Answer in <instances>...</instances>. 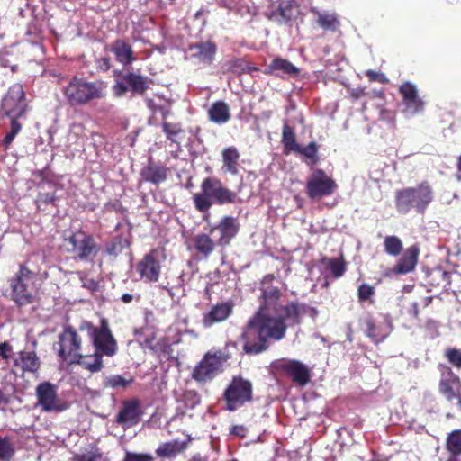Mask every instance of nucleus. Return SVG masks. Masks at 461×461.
<instances>
[{"label":"nucleus","mask_w":461,"mask_h":461,"mask_svg":"<svg viewBox=\"0 0 461 461\" xmlns=\"http://www.w3.org/2000/svg\"><path fill=\"white\" fill-rule=\"evenodd\" d=\"M274 279V274L263 277L259 307L242 328L240 339L247 355H259L268 350L274 342L284 339L289 326L287 322L300 324L301 316L306 312V306L298 302L280 304L281 290L267 285Z\"/></svg>","instance_id":"1"},{"label":"nucleus","mask_w":461,"mask_h":461,"mask_svg":"<svg viewBox=\"0 0 461 461\" xmlns=\"http://www.w3.org/2000/svg\"><path fill=\"white\" fill-rule=\"evenodd\" d=\"M62 93L70 106H83L107 95V84L103 80L88 81L73 76Z\"/></svg>","instance_id":"2"},{"label":"nucleus","mask_w":461,"mask_h":461,"mask_svg":"<svg viewBox=\"0 0 461 461\" xmlns=\"http://www.w3.org/2000/svg\"><path fill=\"white\" fill-rule=\"evenodd\" d=\"M433 199V189L428 181H423L414 187L396 190L394 194L395 209L400 214H407L411 210L424 214Z\"/></svg>","instance_id":"3"},{"label":"nucleus","mask_w":461,"mask_h":461,"mask_svg":"<svg viewBox=\"0 0 461 461\" xmlns=\"http://www.w3.org/2000/svg\"><path fill=\"white\" fill-rule=\"evenodd\" d=\"M201 192L193 195L195 209L200 212H207L213 203H233L237 194L223 186L221 181L215 176H208L201 183Z\"/></svg>","instance_id":"4"},{"label":"nucleus","mask_w":461,"mask_h":461,"mask_svg":"<svg viewBox=\"0 0 461 461\" xmlns=\"http://www.w3.org/2000/svg\"><path fill=\"white\" fill-rule=\"evenodd\" d=\"M78 330L86 332L92 340L95 352L107 357H113L116 354L118 349L117 341L105 319L101 320L99 326H95L88 321H83Z\"/></svg>","instance_id":"5"},{"label":"nucleus","mask_w":461,"mask_h":461,"mask_svg":"<svg viewBox=\"0 0 461 461\" xmlns=\"http://www.w3.org/2000/svg\"><path fill=\"white\" fill-rule=\"evenodd\" d=\"M36 274L25 265L21 264L19 270L8 280L11 298L19 306L26 305L33 301Z\"/></svg>","instance_id":"6"},{"label":"nucleus","mask_w":461,"mask_h":461,"mask_svg":"<svg viewBox=\"0 0 461 461\" xmlns=\"http://www.w3.org/2000/svg\"><path fill=\"white\" fill-rule=\"evenodd\" d=\"M65 241L68 246V251L77 261L93 262L100 251V246L95 238L81 230L72 232Z\"/></svg>","instance_id":"7"},{"label":"nucleus","mask_w":461,"mask_h":461,"mask_svg":"<svg viewBox=\"0 0 461 461\" xmlns=\"http://www.w3.org/2000/svg\"><path fill=\"white\" fill-rule=\"evenodd\" d=\"M222 399L225 402V410L235 411L253 399L252 383L240 375L233 376L226 389Z\"/></svg>","instance_id":"8"},{"label":"nucleus","mask_w":461,"mask_h":461,"mask_svg":"<svg viewBox=\"0 0 461 461\" xmlns=\"http://www.w3.org/2000/svg\"><path fill=\"white\" fill-rule=\"evenodd\" d=\"M228 356L221 350L208 351L194 367L191 376L197 383L212 381L222 369Z\"/></svg>","instance_id":"9"},{"label":"nucleus","mask_w":461,"mask_h":461,"mask_svg":"<svg viewBox=\"0 0 461 461\" xmlns=\"http://www.w3.org/2000/svg\"><path fill=\"white\" fill-rule=\"evenodd\" d=\"M337 189L336 181L321 168L314 169L305 183V193L312 201L332 195Z\"/></svg>","instance_id":"10"},{"label":"nucleus","mask_w":461,"mask_h":461,"mask_svg":"<svg viewBox=\"0 0 461 461\" xmlns=\"http://www.w3.org/2000/svg\"><path fill=\"white\" fill-rule=\"evenodd\" d=\"M58 338V356L62 360L68 361L70 363L76 357H78V355L80 354L82 339L73 326H65Z\"/></svg>","instance_id":"11"},{"label":"nucleus","mask_w":461,"mask_h":461,"mask_svg":"<svg viewBox=\"0 0 461 461\" xmlns=\"http://www.w3.org/2000/svg\"><path fill=\"white\" fill-rule=\"evenodd\" d=\"M27 107L23 85H12L2 100L1 108L4 114L7 117L24 116Z\"/></svg>","instance_id":"12"},{"label":"nucleus","mask_w":461,"mask_h":461,"mask_svg":"<svg viewBox=\"0 0 461 461\" xmlns=\"http://www.w3.org/2000/svg\"><path fill=\"white\" fill-rule=\"evenodd\" d=\"M160 250L157 248L150 249L136 264V272L140 278L147 283L158 281L161 274Z\"/></svg>","instance_id":"13"},{"label":"nucleus","mask_w":461,"mask_h":461,"mask_svg":"<svg viewBox=\"0 0 461 461\" xmlns=\"http://www.w3.org/2000/svg\"><path fill=\"white\" fill-rule=\"evenodd\" d=\"M36 397L38 404L44 411L61 412L68 408L59 400L57 386L50 382H42L37 385Z\"/></svg>","instance_id":"14"},{"label":"nucleus","mask_w":461,"mask_h":461,"mask_svg":"<svg viewBox=\"0 0 461 461\" xmlns=\"http://www.w3.org/2000/svg\"><path fill=\"white\" fill-rule=\"evenodd\" d=\"M276 369L290 377L298 385L304 386L310 381L309 368L299 360L283 359L276 364Z\"/></svg>","instance_id":"15"},{"label":"nucleus","mask_w":461,"mask_h":461,"mask_svg":"<svg viewBox=\"0 0 461 461\" xmlns=\"http://www.w3.org/2000/svg\"><path fill=\"white\" fill-rule=\"evenodd\" d=\"M240 227L237 218L225 215L220 220L217 225L212 226L209 229V233L213 234L215 230H218L220 235L216 240V244L220 247H227L239 233Z\"/></svg>","instance_id":"16"},{"label":"nucleus","mask_w":461,"mask_h":461,"mask_svg":"<svg viewBox=\"0 0 461 461\" xmlns=\"http://www.w3.org/2000/svg\"><path fill=\"white\" fill-rule=\"evenodd\" d=\"M440 394L447 401L452 402L461 397V380L451 368L447 367L446 372L442 373L438 384Z\"/></svg>","instance_id":"17"},{"label":"nucleus","mask_w":461,"mask_h":461,"mask_svg":"<svg viewBox=\"0 0 461 461\" xmlns=\"http://www.w3.org/2000/svg\"><path fill=\"white\" fill-rule=\"evenodd\" d=\"M233 312V303L230 301L212 305L209 312L203 314L202 322L204 328L226 321Z\"/></svg>","instance_id":"18"},{"label":"nucleus","mask_w":461,"mask_h":461,"mask_svg":"<svg viewBox=\"0 0 461 461\" xmlns=\"http://www.w3.org/2000/svg\"><path fill=\"white\" fill-rule=\"evenodd\" d=\"M188 50L191 58L195 59L200 64L211 65L215 59L217 45L212 41H199L190 44Z\"/></svg>","instance_id":"19"},{"label":"nucleus","mask_w":461,"mask_h":461,"mask_svg":"<svg viewBox=\"0 0 461 461\" xmlns=\"http://www.w3.org/2000/svg\"><path fill=\"white\" fill-rule=\"evenodd\" d=\"M419 255L420 249L417 245L407 248L390 271L394 275H406L412 272L417 266Z\"/></svg>","instance_id":"20"},{"label":"nucleus","mask_w":461,"mask_h":461,"mask_svg":"<svg viewBox=\"0 0 461 461\" xmlns=\"http://www.w3.org/2000/svg\"><path fill=\"white\" fill-rule=\"evenodd\" d=\"M170 169L159 162L151 159L140 170V177L143 181L158 185L164 183L168 176Z\"/></svg>","instance_id":"21"},{"label":"nucleus","mask_w":461,"mask_h":461,"mask_svg":"<svg viewBox=\"0 0 461 461\" xmlns=\"http://www.w3.org/2000/svg\"><path fill=\"white\" fill-rule=\"evenodd\" d=\"M141 411L137 399L125 401L117 415V422L121 424L135 425L139 422Z\"/></svg>","instance_id":"22"},{"label":"nucleus","mask_w":461,"mask_h":461,"mask_svg":"<svg viewBox=\"0 0 461 461\" xmlns=\"http://www.w3.org/2000/svg\"><path fill=\"white\" fill-rule=\"evenodd\" d=\"M109 50L114 54L117 62L123 66L131 65L136 59L131 45L122 39L115 40Z\"/></svg>","instance_id":"23"},{"label":"nucleus","mask_w":461,"mask_h":461,"mask_svg":"<svg viewBox=\"0 0 461 461\" xmlns=\"http://www.w3.org/2000/svg\"><path fill=\"white\" fill-rule=\"evenodd\" d=\"M122 79L125 81L133 95H143L153 83L149 77L130 71L123 74Z\"/></svg>","instance_id":"24"},{"label":"nucleus","mask_w":461,"mask_h":461,"mask_svg":"<svg viewBox=\"0 0 461 461\" xmlns=\"http://www.w3.org/2000/svg\"><path fill=\"white\" fill-rule=\"evenodd\" d=\"M208 117L214 123L224 124L230 120V106L224 101H216L208 110Z\"/></svg>","instance_id":"25"},{"label":"nucleus","mask_w":461,"mask_h":461,"mask_svg":"<svg viewBox=\"0 0 461 461\" xmlns=\"http://www.w3.org/2000/svg\"><path fill=\"white\" fill-rule=\"evenodd\" d=\"M70 364H77L91 373H97L104 367L103 356L97 352L89 356L80 353L78 357H76Z\"/></svg>","instance_id":"26"},{"label":"nucleus","mask_w":461,"mask_h":461,"mask_svg":"<svg viewBox=\"0 0 461 461\" xmlns=\"http://www.w3.org/2000/svg\"><path fill=\"white\" fill-rule=\"evenodd\" d=\"M14 364L20 366L23 373H35L40 368L41 362L34 351H21Z\"/></svg>","instance_id":"27"},{"label":"nucleus","mask_w":461,"mask_h":461,"mask_svg":"<svg viewBox=\"0 0 461 461\" xmlns=\"http://www.w3.org/2000/svg\"><path fill=\"white\" fill-rule=\"evenodd\" d=\"M161 129L171 144L180 145V140L185 137V131L180 122H161Z\"/></svg>","instance_id":"28"},{"label":"nucleus","mask_w":461,"mask_h":461,"mask_svg":"<svg viewBox=\"0 0 461 461\" xmlns=\"http://www.w3.org/2000/svg\"><path fill=\"white\" fill-rule=\"evenodd\" d=\"M216 241L209 234L201 233L194 238V247L198 254L207 258L215 249Z\"/></svg>","instance_id":"29"},{"label":"nucleus","mask_w":461,"mask_h":461,"mask_svg":"<svg viewBox=\"0 0 461 461\" xmlns=\"http://www.w3.org/2000/svg\"><path fill=\"white\" fill-rule=\"evenodd\" d=\"M240 153L235 147H228L222 150L223 169L231 175H237Z\"/></svg>","instance_id":"30"},{"label":"nucleus","mask_w":461,"mask_h":461,"mask_svg":"<svg viewBox=\"0 0 461 461\" xmlns=\"http://www.w3.org/2000/svg\"><path fill=\"white\" fill-rule=\"evenodd\" d=\"M321 263L325 266L333 278L338 279L344 276L347 267L343 257L340 258H327L324 257L321 259Z\"/></svg>","instance_id":"31"},{"label":"nucleus","mask_w":461,"mask_h":461,"mask_svg":"<svg viewBox=\"0 0 461 461\" xmlns=\"http://www.w3.org/2000/svg\"><path fill=\"white\" fill-rule=\"evenodd\" d=\"M311 13L317 16V23L322 29L336 32L340 23L335 14L321 13L316 8L311 9Z\"/></svg>","instance_id":"32"},{"label":"nucleus","mask_w":461,"mask_h":461,"mask_svg":"<svg viewBox=\"0 0 461 461\" xmlns=\"http://www.w3.org/2000/svg\"><path fill=\"white\" fill-rule=\"evenodd\" d=\"M281 142L284 148V153L289 154L290 152H295L299 144L296 142L295 132L294 129L285 122L282 129Z\"/></svg>","instance_id":"33"},{"label":"nucleus","mask_w":461,"mask_h":461,"mask_svg":"<svg viewBox=\"0 0 461 461\" xmlns=\"http://www.w3.org/2000/svg\"><path fill=\"white\" fill-rule=\"evenodd\" d=\"M185 446L184 443H180L176 440L169 441L161 444L156 450V454L158 457H174L176 455L184 451Z\"/></svg>","instance_id":"34"},{"label":"nucleus","mask_w":461,"mask_h":461,"mask_svg":"<svg viewBox=\"0 0 461 461\" xmlns=\"http://www.w3.org/2000/svg\"><path fill=\"white\" fill-rule=\"evenodd\" d=\"M130 241L127 238L121 235L115 236L105 246V253L111 257H118L125 249L130 247Z\"/></svg>","instance_id":"35"},{"label":"nucleus","mask_w":461,"mask_h":461,"mask_svg":"<svg viewBox=\"0 0 461 461\" xmlns=\"http://www.w3.org/2000/svg\"><path fill=\"white\" fill-rule=\"evenodd\" d=\"M319 145L315 141H312L305 147L299 145L295 153L303 156L306 158L308 165L314 166L320 162V157L318 155Z\"/></svg>","instance_id":"36"},{"label":"nucleus","mask_w":461,"mask_h":461,"mask_svg":"<svg viewBox=\"0 0 461 461\" xmlns=\"http://www.w3.org/2000/svg\"><path fill=\"white\" fill-rule=\"evenodd\" d=\"M268 69L272 72L276 71L290 76L299 74V69L293 63L281 58L274 59L269 64Z\"/></svg>","instance_id":"37"},{"label":"nucleus","mask_w":461,"mask_h":461,"mask_svg":"<svg viewBox=\"0 0 461 461\" xmlns=\"http://www.w3.org/2000/svg\"><path fill=\"white\" fill-rule=\"evenodd\" d=\"M23 116H14L9 117L10 118V130L5 134L4 139L2 140V145L5 148V149H8L12 142L14 141L16 135L21 131L22 130V122H20V119Z\"/></svg>","instance_id":"38"},{"label":"nucleus","mask_w":461,"mask_h":461,"mask_svg":"<svg viewBox=\"0 0 461 461\" xmlns=\"http://www.w3.org/2000/svg\"><path fill=\"white\" fill-rule=\"evenodd\" d=\"M384 251L392 256H399L403 249L402 242L400 238L394 235L386 236L384 240Z\"/></svg>","instance_id":"39"},{"label":"nucleus","mask_w":461,"mask_h":461,"mask_svg":"<svg viewBox=\"0 0 461 461\" xmlns=\"http://www.w3.org/2000/svg\"><path fill=\"white\" fill-rule=\"evenodd\" d=\"M145 345L155 354H168L171 351V345L167 338L159 339L154 343V337L147 338L145 339Z\"/></svg>","instance_id":"40"},{"label":"nucleus","mask_w":461,"mask_h":461,"mask_svg":"<svg viewBox=\"0 0 461 461\" xmlns=\"http://www.w3.org/2000/svg\"><path fill=\"white\" fill-rule=\"evenodd\" d=\"M446 448L449 453L461 454V429L453 430L448 434Z\"/></svg>","instance_id":"41"},{"label":"nucleus","mask_w":461,"mask_h":461,"mask_svg":"<svg viewBox=\"0 0 461 461\" xmlns=\"http://www.w3.org/2000/svg\"><path fill=\"white\" fill-rule=\"evenodd\" d=\"M227 70L234 74H243L247 72L246 61L242 58H232L225 64Z\"/></svg>","instance_id":"42"},{"label":"nucleus","mask_w":461,"mask_h":461,"mask_svg":"<svg viewBox=\"0 0 461 461\" xmlns=\"http://www.w3.org/2000/svg\"><path fill=\"white\" fill-rule=\"evenodd\" d=\"M403 104L405 106V109L411 113V114H416L424 110V102L423 100L418 95L407 99L403 101Z\"/></svg>","instance_id":"43"},{"label":"nucleus","mask_w":461,"mask_h":461,"mask_svg":"<svg viewBox=\"0 0 461 461\" xmlns=\"http://www.w3.org/2000/svg\"><path fill=\"white\" fill-rule=\"evenodd\" d=\"M14 455V449L8 438L0 437V460L9 461Z\"/></svg>","instance_id":"44"},{"label":"nucleus","mask_w":461,"mask_h":461,"mask_svg":"<svg viewBox=\"0 0 461 461\" xmlns=\"http://www.w3.org/2000/svg\"><path fill=\"white\" fill-rule=\"evenodd\" d=\"M444 357L454 367L461 369V349L448 348L445 350Z\"/></svg>","instance_id":"45"},{"label":"nucleus","mask_w":461,"mask_h":461,"mask_svg":"<svg viewBox=\"0 0 461 461\" xmlns=\"http://www.w3.org/2000/svg\"><path fill=\"white\" fill-rule=\"evenodd\" d=\"M133 382V379H125L120 375H113L106 378L105 385L112 388H126Z\"/></svg>","instance_id":"46"},{"label":"nucleus","mask_w":461,"mask_h":461,"mask_svg":"<svg viewBox=\"0 0 461 461\" xmlns=\"http://www.w3.org/2000/svg\"><path fill=\"white\" fill-rule=\"evenodd\" d=\"M375 287L368 284H362L357 288V298L359 302H373Z\"/></svg>","instance_id":"47"},{"label":"nucleus","mask_w":461,"mask_h":461,"mask_svg":"<svg viewBox=\"0 0 461 461\" xmlns=\"http://www.w3.org/2000/svg\"><path fill=\"white\" fill-rule=\"evenodd\" d=\"M399 93L402 97V102L418 95V90L414 84L404 82L399 86Z\"/></svg>","instance_id":"48"},{"label":"nucleus","mask_w":461,"mask_h":461,"mask_svg":"<svg viewBox=\"0 0 461 461\" xmlns=\"http://www.w3.org/2000/svg\"><path fill=\"white\" fill-rule=\"evenodd\" d=\"M57 196L54 193H39L35 203L37 204L38 209H41L42 206H47L50 204L55 205L57 201Z\"/></svg>","instance_id":"49"},{"label":"nucleus","mask_w":461,"mask_h":461,"mask_svg":"<svg viewBox=\"0 0 461 461\" xmlns=\"http://www.w3.org/2000/svg\"><path fill=\"white\" fill-rule=\"evenodd\" d=\"M219 5L222 7L228 8L229 10L235 11L236 13L240 14V15L245 14V11L243 10L244 7H239V4L240 0H217ZM246 13L249 14V8L245 7Z\"/></svg>","instance_id":"50"},{"label":"nucleus","mask_w":461,"mask_h":461,"mask_svg":"<svg viewBox=\"0 0 461 461\" xmlns=\"http://www.w3.org/2000/svg\"><path fill=\"white\" fill-rule=\"evenodd\" d=\"M122 461H154L150 454L126 452Z\"/></svg>","instance_id":"51"},{"label":"nucleus","mask_w":461,"mask_h":461,"mask_svg":"<svg viewBox=\"0 0 461 461\" xmlns=\"http://www.w3.org/2000/svg\"><path fill=\"white\" fill-rule=\"evenodd\" d=\"M365 74L370 82H379L381 84H387L389 82L387 77L382 72L368 69Z\"/></svg>","instance_id":"52"},{"label":"nucleus","mask_w":461,"mask_h":461,"mask_svg":"<svg viewBox=\"0 0 461 461\" xmlns=\"http://www.w3.org/2000/svg\"><path fill=\"white\" fill-rule=\"evenodd\" d=\"M364 324L366 326V331H365L366 335L368 338L375 339L377 337V333H376L377 327H376L373 318H371V317L366 318L364 321Z\"/></svg>","instance_id":"53"},{"label":"nucleus","mask_w":461,"mask_h":461,"mask_svg":"<svg viewBox=\"0 0 461 461\" xmlns=\"http://www.w3.org/2000/svg\"><path fill=\"white\" fill-rule=\"evenodd\" d=\"M153 112L160 113L162 122H168L167 118L172 115V110L168 105H156L153 107Z\"/></svg>","instance_id":"54"},{"label":"nucleus","mask_w":461,"mask_h":461,"mask_svg":"<svg viewBox=\"0 0 461 461\" xmlns=\"http://www.w3.org/2000/svg\"><path fill=\"white\" fill-rule=\"evenodd\" d=\"M185 400L191 403L192 407L200 403V396L194 390H188L185 393Z\"/></svg>","instance_id":"55"},{"label":"nucleus","mask_w":461,"mask_h":461,"mask_svg":"<svg viewBox=\"0 0 461 461\" xmlns=\"http://www.w3.org/2000/svg\"><path fill=\"white\" fill-rule=\"evenodd\" d=\"M13 347L8 341L0 343V357L3 359L8 360L11 357Z\"/></svg>","instance_id":"56"},{"label":"nucleus","mask_w":461,"mask_h":461,"mask_svg":"<svg viewBox=\"0 0 461 461\" xmlns=\"http://www.w3.org/2000/svg\"><path fill=\"white\" fill-rule=\"evenodd\" d=\"M81 281H82V286L84 288L89 290L92 293H94L99 289L98 282L92 278L83 277V278H81Z\"/></svg>","instance_id":"57"},{"label":"nucleus","mask_w":461,"mask_h":461,"mask_svg":"<svg viewBox=\"0 0 461 461\" xmlns=\"http://www.w3.org/2000/svg\"><path fill=\"white\" fill-rule=\"evenodd\" d=\"M96 66L97 68L101 71H108L112 65H111V59L109 57H101L97 59L96 60Z\"/></svg>","instance_id":"58"},{"label":"nucleus","mask_w":461,"mask_h":461,"mask_svg":"<svg viewBox=\"0 0 461 461\" xmlns=\"http://www.w3.org/2000/svg\"><path fill=\"white\" fill-rule=\"evenodd\" d=\"M113 88L115 95L118 96L123 95L130 90L128 85L123 80L122 82H116Z\"/></svg>","instance_id":"59"},{"label":"nucleus","mask_w":461,"mask_h":461,"mask_svg":"<svg viewBox=\"0 0 461 461\" xmlns=\"http://www.w3.org/2000/svg\"><path fill=\"white\" fill-rule=\"evenodd\" d=\"M278 12L282 18V21L288 22L291 19V14L287 10L286 7H285L283 5H279L278 6Z\"/></svg>","instance_id":"60"},{"label":"nucleus","mask_w":461,"mask_h":461,"mask_svg":"<svg viewBox=\"0 0 461 461\" xmlns=\"http://www.w3.org/2000/svg\"><path fill=\"white\" fill-rule=\"evenodd\" d=\"M73 461H96V456L94 454L77 455Z\"/></svg>","instance_id":"61"},{"label":"nucleus","mask_w":461,"mask_h":461,"mask_svg":"<svg viewBox=\"0 0 461 461\" xmlns=\"http://www.w3.org/2000/svg\"><path fill=\"white\" fill-rule=\"evenodd\" d=\"M246 429L242 425H234L230 429V433L239 437H245Z\"/></svg>","instance_id":"62"},{"label":"nucleus","mask_w":461,"mask_h":461,"mask_svg":"<svg viewBox=\"0 0 461 461\" xmlns=\"http://www.w3.org/2000/svg\"><path fill=\"white\" fill-rule=\"evenodd\" d=\"M408 312L413 318L418 319L419 315H420L419 303L417 302L412 303L411 304V307H410Z\"/></svg>","instance_id":"63"},{"label":"nucleus","mask_w":461,"mask_h":461,"mask_svg":"<svg viewBox=\"0 0 461 461\" xmlns=\"http://www.w3.org/2000/svg\"><path fill=\"white\" fill-rule=\"evenodd\" d=\"M10 402V396L3 389H0V405H7Z\"/></svg>","instance_id":"64"}]
</instances>
